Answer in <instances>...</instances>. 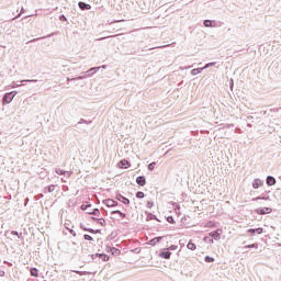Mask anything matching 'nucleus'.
Segmentation results:
<instances>
[{"mask_svg":"<svg viewBox=\"0 0 281 281\" xmlns=\"http://www.w3.org/2000/svg\"><path fill=\"white\" fill-rule=\"evenodd\" d=\"M273 212V209L269 206H263L255 210V214H258L259 216H265L267 214H271Z\"/></svg>","mask_w":281,"mask_h":281,"instance_id":"nucleus-2","label":"nucleus"},{"mask_svg":"<svg viewBox=\"0 0 281 281\" xmlns=\"http://www.w3.org/2000/svg\"><path fill=\"white\" fill-rule=\"evenodd\" d=\"M265 186V180L260 178H255L251 182V187L254 190H259V188H262Z\"/></svg>","mask_w":281,"mask_h":281,"instance_id":"nucleus-5","label":"nucleus"},{"mask_svg":"<svg viewBox=\"0 0 281 281\" xmlns=\"http://www.w3.org/2000/svg\"><path fill=\"white\" fill-rule=\"evenodd\" d=\"M5 277V271L0 270V278H4Z\"/></svg>","mask_w":281,"mask_h":281,"instance_id":"nucleus-53","label":"nucleus"},{"mask_svg":"<svg viewBox=\"0 0 281 281\" xmlns=\"http://www.w3.org/2000/svg\"><path fill=\"white\" fill-rule=\"evenodd\" d=\"M12 236H18V238H23V233H18L16 231L11 232Z\"/></svg>","mask_w":281,"mask_h":281,"instance_id":"nucleus-38","label":"nucleus"},{"mask_svg":"<svg viewBox=\"0 0 281 281\" xmlns=\"http://www.w3.org/2000/svg\"><path fill=\"white\" fill-rule=\"evenodd\" d=\"M222 235H223V229L221 228H217L209 233V236L212 237L213 240H218Z\"/></svg>","mask_w":281,"mask_h":281,"instance_id":"nucleus-6","label":"nucleus"},{"mask_svg":"<svg viewBox=\"0 0 281 281\" xmlns=\"http://www.w3.org/2000/svg\"><path fill=\"white\" fill-rule=\"evenodd\" d=\"M81 210H82V212H86V210L88 209V207H91V204H82L81 206Z\"/></svg>","mask_w":281,"mask_h":281,"instance_id":"nucleus-45","label":"nucleus"},{"mask_svg":"<svg viewBox=\"0 0 281 281\" xmlns=\"http://www.w3.org/2000/svg\"><path fill=\"white\" fill-rule=\"evenodd\" d=\"M3 265H8V267H12V262H9L7 260L3 261Z\"/></svg>","mask_w":281,"mask_h":281,"instance_id":"nucleus-55","label":"nucleus"},{"mask_svg":"<svg viewBox=\"0 0 281 281\" xmlns=\"http://www.w3.org/2000/svg\"><path fill=\"white\" fill-rule=\"evenodd\" d=\"M90 216H100V209H93L92 212H89Z\"/></svg>","mask_w":281,"mask_h":281,"instance_id":"nucleus-30","label":"nucleus"},{"mask_svg":"<svg viewBox=\"0 0 281 281\" xmlns=\"http://www.w3.org/2000/svg\"><path fill=\"white\" fill-rule=\"evenodd\" d=\"M49 36H52V34L47 35V36H42V37L33 38V40L29 41V43H36V41H43L45 38H49Z\"/></svg>","mask_w":281,"mask_h":281,"instance_id":"nucleus-29","label":"nucleus"},{"mask_svg":"<svg viewBox=\"0 0 281 281\" xmlns=\"http://www.w3.org/2000/svg\"><path fill=\"white\" fill-rule=\"evenodd\" d=\"M54 190H56V186L49 184L44 188V194H47V192L52 193V192H54Z\"/></svg>","mask_w":281,"mask_h":281,"instance_id":"nucleus-21","label":"nucleus"},{"mask_svg":"<svg viewBox=\"0 0 281 281\" xmlns=\"http://www.w3.org/2000/svg\"><path fill=\"white\" fill-rule=\"evenodd\" d=\"M25 12V9H21V12L13 19V21H16V19H20V16Z\"/></svg>","mask_w":281,"mask_h":281,"instance_id":"nucleus-44","label":"nucleus"},{"mask_svg":"<svg viewBox=\"0 0 281 281\" xmlns=\"http://www.w3.org/2000/svg\"><path fill=\"white\" fill-rule=\"evenodd\" d=\"M117 168H121V170H128V168H131V161L122 159L117 162Z\"/></svg>","mask_w":281,"mask_h":281,"instance_id":"nucleus-7","label":"nucleus"},{"mask_svg":"<svg viewBox=\"0 0 281 281\" xmlns=\"http://www.w3.org/2000/svg\"><path fill=\"white\" fill-rule=\"evenodd\" d=\"M114 36H115V35L105 36V37L98 38L97 41H105V38H114Z\"/></svg>","mask_w":281,"mask_h":281,"instance_id":"nucleus-48","label":"nucleus"},{"mask_svg":"<svg viewBox=\"0 0 281 281\" xmlns=\"http://www.w3.org/2000/svg\"><path fill=\"white\" fill-rule=\"evenodd\" d=\"M103 205H106V207H117L120 203L113 199H105L102 201Z\"/></svg>","mask_w":281,"mask_h":281,"instance_id":"nucleus-9","label":"nucleus"},{"mask_svg":"<svg viewBox=\"0 0 281 281\" xmlns=\"http://www.w3.org/2000/svg\"><path fill=\"white\" fill-rule=\"evenodd\" d=\"M111 214H112V215H113V214H119V216H120V214H122V211H120V210L112 211Z\"/></svg>","mask_w":281,"mask_h":281,"instance_id":"nucleus-50","label":"nucleus"},{"mask_svg":"<svg viewBox=\"0 0 281 281\" xmlns=\"http://www.w3.org/2000/svg\"><path fill=\"white\" fill-rule=\"evenodd\" d=\"M159 258H162L164 260H170L172 252L168 248H164L158 254Z\"/></svg>","mask_w":281,"mask_h":281,"instance_id":"nucleus-4","label":"nucleus"},{"mask_svg":"<svg viewBox=\"0 0 281 281\" xmlns=\"http://www.w3.org/2000/svg\"><path fill=\"white\" fill-rule=\"evenodd\" d=\"M91 221H93L94 223H98L99 221H100V218H98V217H91Z\"/></svg>","mask_w":281,"mask_h":281,"instance_id":"nucleus-54","label":"nucleus"},{"mask_svg":"<svg viewBox=\"0 0 281 281\" xmlns=\"http://www.w3.org/2000/svg\"><path fill=\"white\" fill-rule=\"evenodd\" d=\"M187 248L190 249L191 251H195L196 244H194L192 240H189V243L187 244Z\"/></svg>","mask_w":281,"mask_h":281,"instance_id":"nucleus-22","label":"nucleus"},{"mask_svg":"<svg viewBox=\"0 0 281 281\" xmlns=\"http://www.w3.org/2000/svg\"><path fill=\"white\" fill-rule=\"evenodd\" d=\"M169 251H177V249H179L178 245H171L167 248Z\"/></svg>","mask_w":281,"mask_h":281,"instance_id":"nucleus-39","label":"nucleus"},{"mask_svg":"<svg viewBox=\"0 0 281 281\" xmlns=\"http://www.w3.org/2000/svg\"><path fill=\"white\" fill-rule=\"evenodd\" d=\"M266 183L269 188H271L272 186H276L278 183V180H276V177L273 176H267Z\"/></svg>","mask_w":281,"mask_h":281,"instance_id":"nucleus-12","label":"nucleus"},{"mask_svg":"<svg viewBox=\"0 0 281 281\" xmlns=\"http://www.w3.org/2000/svg\"><path fill=\"white\" fill-rule=\"evenodd\" d=\"M155 166H157L156 161H153L148 165L147 169L149 170V172H153V170H155Z\"/></svg>","mask_w":281,"mask_h":281,"instance_id":"nucleus-33","label":"nucleus"},{"mask_svg":"<svg viewBox=\"0 0 281 281\" xmlns=\"http://www.w3.org/2000/svg\"><path fill=\"white\" fill-rule=\"evenodd\" d=\"M87 78V75L82 74L81 76L75 77L72 79L67 78V82H71V80H85Z\"/></svg>","mask_w":281,"mask_h":281,"instance_id":"nucleus-23","label":"nucleus"},{"mask_svg":"<svg viewBox=\"0 0 281 281\" xmlns=\"http://www.w3.org/2000/svg\"><path fill=\"white\" fill-rule=\"evenodd\" d=\"M144 196H146V194L143 191L136 192V199H144Z\"/></svg>","mask_w":281,"mask_h":281,"instance_id":"nucleus-37","label":"nucleus"},{"mask_svg":"<svg viewBox=\"0 0 281 281\" xmlns=\"http://www.w3.org/2000/svg\"><path fill=\"white\" fill-rule=\"evenodd\" d=\"M251 201L256 202V201H270L269 195H267L266 198H262V195H259L257 198H252Z\"/></svg>","mask_w":281,"mask_h":281,"instance_id":"nucleus-25","label":"nucleus"},{"mask_svg":"<svg viewBox=\"0 0 281 281\" xmlns=\"http://www.w3.org/2000/svg\"><path fill=\"white\" fill-rule=\"evenodd\" d=\"M216 259H214V257H210V256H205L204 257V262H207V263H212V262H215Z\"/></svg>","mask_w":281,"mask_h":281,"instance_id":"nucleus-32","label":"nucleus"},{"mask_svg":"<svg viewBox=\"0 0 281 281\" xmlns=\"http://www.w3.org/2000/svg\"><path fill=\"white\" fill-rule=\"evenodd\" d=\"M203 25H204V27H216V21H214V20H204Z\"/></svg>","mask_w":281,"mask_h":281,"instance_id":"nucleus-16","label":"nucleus"},{"mask_svg":"<svg viewBox=\"0 0 281 281\" xmlns=\"http://www.w3.org/2000/svg\"><path fill=\"white\" fill-rule=\"evenodd\" d=\"M115 199L120 201V203H123V205H131V200L120 192H116Z\"/></svg>","mask_w":281,"mask_h":281,"instance_id":"nucleus-3","label":"nucleus"},{"mask_svg":"<svg viewBox=\"0 0 281 281\" xmlns=\"http://www.w3.org/2000/svg\"><path fill=\"white\" fill-rule=\"evenodd\" d=\"M103 69H106V66H101Z\"/></svg>","mask_w":281,"mask_h":281,"instance_id":"nucleus-59","label":"nucleus"},{"mask_svg":"<svg viewBox=\"0 0 281 281\" xmlns=\"http://www.w3.org/2000/svg\"><path fill=\"white\" fill-rule=\"evenodd\" d=\"M24 201V205L27 206V203H30V198H26Z\"/></svg>","mask_w":281,"mask_h":281,"instance_id":"nucleus-56","label":"nucleus"},{"mask_svg":"<svg viewBox=\"0 0 281 281\" xmlns=\"http://www.w3.org/2000/svg\"><path fill=\"white\" fill-rule=\"evenodd\" d=\"M145 214L147 216L146 221H157L159 223V220L157 218V215H155V214H153L148 211H146Z\"/></svg>","mask_w":281,"mask_h":281,"instance_id":"nucleus-18","label":"nucleus"},{"mask_svg":"<svg viewBox=\"0 0 281 281\" xmlns=\"http://www.w3.org/2000/svg\"><path fill=\"white\" fill-rule=\"evenodd\" d=\"M72 245H76V243H72Z\"/></svg>","mask_w":281,"mask_h":281,"instance_id":"nucleus-62","label":"nucleus"},{"mask_svg":"<svg viewBox=\"0 0 281 281\" xmlns=\"http://www.w3.org/2000/svg\"><path fill=\"white\" fill-rule=\"evenodd\" d=\"M137 186H140V188H144L146 186V176H138L136 178Z\"/></svg>","mask_w":281,"mask_h":281,"instance_id":"nucleus-15","label":"nucleus"},{"mask_svg":"<svg viewBox=\"0 0 281 281\" xmlns=\"http://www.w3.org/2000/svg\"><path fill=\"white\" fill-rule=\"evenodd\" d=\"M110 251H111L112 256H120V254H122V250H120V248H115V247L110 248Z\"/></svg>","mask_w":281,"mask_h":281,"instance_id":"nucleus-24","label":"nucleus"},{"mask_svg":"<svg viewBox=\"0 0 281 281\" xmlns=\"http://www.w3.org/2000/svg\"><path fill=\"white\" fill-rule=\"evenodd\" d=\"M98 258H100L103 262H109V260L111 259V257H109V255L104 254V252H99Z\"/></svg>","mask_w":281,"mask_h":281,"instance_id":"nucleus-19","label":"nucleus"},{"mask_svg":"<svg viewBox=\"0 0 281 281\" xmlns=\"http://www.w3.org/2000/svg\"><path fill=\"white\" fill-rule=\"evenodd\" d=\"M56 175H59L60 177H70L69 171L57 168L55 169Z\"/></svg>","mask_w":281,"mask_h":281,"instance_id":"nucleus-17","label":"nucleus"},{"mask_svg":"<svg viewBox=\"0 0 281 281\" xmlns=\"http://www.w3.org/2000/svg\"><path fill=\"white\" fill-rule=\"evenodd\" d=\"M16 93H19V91H16V90L4 93L2 97L3 106H5V104H10L12 102V100H14V98H16Z\"/></svg>","mask_w":281,"mask_h":281,"instance_id":"nucleus-1","label":"nucleus"},{"mask_svg":"<svg viewBox=\"0 0 281 281\" xmlns=\"http://www.w3.org/2000/svg\"><path fill=\"white\" fill-rule=\"evenodd\" d=\"M98 254H99V252H97V254H94V255H91V260H95V259L98 258Z\"/></svg>","mask_w":281,"mask_h":281,"instance_id":"nucleus-52","label":"nucleus"},{"mask_svg":"<svg viewBox=\"0 0 281 281\" xmlns=\"http://www.w3.org/2000/svg\"><path fill=\"white\" fill-rule=\"evenodd\" d=\"M111 214H112V215H113V214H119V216H120V214H122V211H120V210L112 211Z\"/></svg>","mask_w":281,"mask_h":281,"instance_id":"nucleus-49","label":"nucleus"},{"mask_svg":"<svg viewBox=\"0 0 281 281\" xmlns=\"http://www.w3.org/2000/svg\"><path fill=\"white\" fill-rule=\"evenodd\" d=\"M215 65H218V61H211L207 63L206 65H204V67H202L203 69H210V67H215Z\"/></svg>","mask_w":281,"mask_h":281,"instance_id":"nucleus-27","label":"nucleus"},{"mask_svg":"<svg viewBox=\"0 0 281 281\" xmlns=\"http://www.w3.org/2000/svg\"><path fill=\"white\" fill-rule=\"evenodd\" d=\"M100 69H102V67H92L89 70L83 71L81 74H85L87 78H91V76H94V74H98Z\"/></svg>","mask_w":281,"mask_h":281,"instance_id":"nucleus-10","label":"nucleus"},{"mask_svg":"<svg viewBox=\"0 0 281 281\" xmlns=\"http://www.w3.org/2000/svg\"><path fill=\"white\" fill-rule=\"evenodd\" d=\"M210 224H212V222H209V223H207V226H210Z\"/></svg>","mask_w":281,"mask_h":281,"instance_id":"nucleus-61","label":"nucleus"},{"mask_svg":"<svg viewBox=\"0 0 281 281\" xmlns=\"http://www.w3.org/2000/svg\"><path fill=\"white\" fill-rule=\"evenodd\" d=\"M59 21L67 22V16L65 14L59 15Z\"/></svg>","mask_w":281,"mask_h":281,"instance_id":"nucleus-46","label":"nucleus"},{"mask_svg":"<svg viewBox=\"0 0 281 281\" xmlns=\"http://www.w3.org/2000/svg\"><path fill=\"white\" fill-rule=\"evenodd\" d=\"M244 249H258V243L246 245Z\"/></svg>","mask_w":281,"mask_h":281,"instance_id":"nucleus-28","label":"nucleus"},{"mask_svg":"<svg viewBox=\"0 0 281 281\" xmlns=\"http://www.w3.org/2000/svg\"><path fill=\"white\" fill-rule=\"evenodd\" d=\"M93 121H87L85 119H80V121L78 122V124H92Z\"/></svg>","mask_w":281,"mask_h":281,"instance_id":"nucleus-40","label":"nucleus"},{"mask_svg":"<svg viewBox=\"0 0 281 281\" xmlns=\"http://www.w3.org/2000/svg\"><path fill=\"white\" fill-rule=\"evenodd\" d=\"M229 89L231 91H234V79L229 80Z\"/></svg>","mask_w":281,"mask_h":281,"instance_id":"nucleus-47","label":"nucleus"},{"mask_svg":"<svg viewBox=\"0 0 281 281\" xmlns=\"http://www.w3.org/2000/svg\"><path fill=\"white\" fill-rule=\"evenodd\" d=\"M167 223H170V225H175V223H177L176 221H175V217H172V215H169V216H167Z\"/></svg>","mask_w":281,"mask_h":281,"instance_id":"nucleus-35","label":"nucleus"},{"mask_svg":"<svg viewBox=\"0 0 281 281\" xmlns=\"http://www.w3.org/2000/svg\"><path fill=\"white\" fill-rule=\"evenodd\" d=\"M66 229L71 234V236H77L76 231L74 228L66 227Z\"/></svg>","mask_w":281,"mask_h":281,"instance_id":"nucleus-42","label":"nucleus"},{"mask_svg":"<svg viewBox=\"0 0 281 281\" xmlns=\"http://www.w3.org/2000/svg\"><path fill=\"white\" fill-rule=\"evenodd\" d=\"M83 240L92 241V240H93V238L91 237V235H89V234H85V235H83Z\"/></svg>","mask_w":281,"mask_h":281,"instance_id":"nucleus-41","label":"nucleus"},{"mask_svg":"<svg viewBox=\"0 0 281 281\" xmlns=\"http://www.w3.org/2000/svg\"><path fill=\"white\" fill-rule=\"evenodd\" d=\"M98 225H101V227H106V220H104L103 217L99 218V222H97Z\"/></svg>","mask_w":281,"mask_h":281,"instance_id":"nucleus-34","label":"nucleus"},{"mask_svg":"<svg viewBox=\"0 0 281 281\" xmlns=\"http://www.w3.org/2000/svg\"><path fill=\"white\" fill-rule=\"evenodd\" d=\"M13 87L16 88V87H19V85H14Z\"/></svg>","mask_w":281,"mask_h":281,"instance_id":"nucleus-60","label":"nucleus"},{"mask_svg":"<svg viewBox=\"0 0 281 281\" xmlns=\"http://www.w3.org/2000/svg\"><path fill=\"white\" fill-rule=\"evenodd\" d=\"M78 8L81 9L83 12L87 10H91V4L83 2V1H79L78 2Z\"/></svg>","mask_w":281,"mask_h":281,"instance_id":"nucleus-14","label":"nucleus"},{"mask_svg":"<svg viewBox=\"0 0 281 281\" xmlns=\"http://www.w3.org/2000/svg\"><path fill=\"white\" fill-rule=\"evenodd\" d=\"M203 241H204V243H209L210 245H214V239H213L212 237H210V235H209V236H205V237L203 238Z\"/></svg>","mask_w":281,"mask_h":281,"instance_id":"nucleus-31","label":"nucleus"},{"mask_svg":"<svg viewBox=\"0 0 281 281\" xmlns=\"http://www.w3.org/2000/svg\"><path fill=\"white\" fill-rule=\"evenodd\" d=\"M27 82H34V83H36V82H38V80H36V79H24V80L21 81L22 85H25V83H27Z\"/></svg>","mask_w":281,"mask_h":281,"instance_id":"nucleus-36","label":"nucleus"},{"mask_svg":"<svg viewBox=\"0 0 281 281\" xmlns=\"http://www.w3.org/2000/svg\"><path fill=\"white\" fill-rule=\"evenodd\" d=\"M30 273L32 278H38V270L36 268H31Z\"/></svg>","mask_w":281,"mask_h":281,"instance_id":"nucleus-26","label":"nucleus"},{"mask_svg":"<svg viewBox=\"0 0 281 281\" xmlns=\"http://www.w3.org/2000/svg\"><path fill=\"white\" fill-rule=\"evenodd\" d=\"M261 196H262V199H266V198H267V195H265V193H262Z\"/></svg>","mask_w":281,"mask_h":281,"instance_id":"nucleus-58","label":"nucleus"},{"mask_svg":"<svg viewBox=\"0 0 281 281\" xmlns=\"http://www.w3.org/2000/svg\"><path fill=\"white\" fill-rule=\"evenodd\" d=\"M119 216H121V218H126V213L121 212Z\"/></svg>","mask_w":281,"mask_h":281,"instance_id":"nucleus-51","label":"nucleus"},{"mask_svg":"<svg viewBox=\"0 0 281 281\" xmlns=\"http://www.w3.org/2000/svg\"><path fill=\"white\" fill-rule=\"evenodd\" d=\"M265 228L262 227H258V228H249L247 231V234H249L250 236H255L256 234H263Z\"/></svg>","mask_w":281,"mask_h":281,"instance_id":"nucleus-11","label":"nucleus"},{"mask_svg":"<svg viewBox=\"0 0 281 281\" xmlns=\"http://www.w3.org/2000/svg\"><path fill=\"white\" fill-rule=\"evenodd\" d=\"M205 70V68H194L191 70V76H199V74H202Z\"/></svg>","mask_w":281,"mask_h":281,"instance_id":"nucleus-20","label":"nucleus"},{"mask_svg":"<svg viewBox=\"0 0 281 281\" xmlns=\"http://www.w3.org/2000/svg\"><path fill=\"white\" fill-rule=\"evenodd\" d=\"M164 240V236H158L148 241V245L151 247H155V245H158V243H161Z\"/></svg>","mask_w":281,"mask_h":281,"instance_id":"nucleus-13","label":"nucleus"},{"mask_svg":"<svg viewBox=\"0 0 281 281\" xmlns=\"http://www.w3.org/2000/svg\"><path fill=\"white\" fill-rule=\"evenodd\" d=\"M79 227H80V229H82V232H89V234H102V229L89 228V227L85 226V224H82V223H80Z\"/></svg>","mask_w":281,"mask_h":281,"instance_id":"nucleus-8","label":"nucleus"},{"mask_svg":"<svg viewBox=\"0 0 281 281\" xmlns=\"http://www.w3.org/2000/svg\"><path fill=\"white\" fill-rule=\"evenodd\" d=\"M146 206L150 210L151 207L155 206V202L148 201L147 204H146Z\"/></svg>","mask_w":281,"mask_h":281,"instance_id":"nucleus-43","label":"nucleus"},{"mask_svg":"<svg viewBox=\"0 0 281 281\" xmlns=\"http://www.w3.org/2000/svg\"><path fill=\"white\" fill-rule=\"evenodd\" d=\"M111 249H113V247L106 246V251H111Z\"/></svg>","mask_w":281,"mask_h":281,"instance_id":"nucleus-57","label":"nucleus"}]
</instances>
